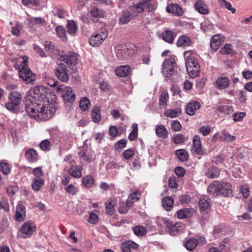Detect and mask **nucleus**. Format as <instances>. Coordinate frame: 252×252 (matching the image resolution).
<instances>
[{
    "label": "nucleus",
    "mask_w": 252,
    "mask_h": 252,
    "mask_svg": "<svg viewBox=\"0 0 252 252\" xmlns=\"http://www.w3.org/2000/svg\"><path fill=\"white\" fill-rule=\"evenodd\" d=\"M26 158L30 162H35L38 160V154L33 149H28L25 154Z\"/></svg>",
    "instance_id": "obj_21"
},
{
    "label": "nucleus",
    "mask_w": 252,
    "mask_h": 252,
    "mask_svg": "<svg viewBox=\"0 0 252 252\" xmlns=\"http://www.w3.org/2000/svg\"><path fill=\"white\" fill-rule=\"evenodd\" d=\"M36 230L35 223L31 220L25 222L20 227V234L21 237L26 238L30 237Z\"/></svg>",
    "instance_id": "obj_9"
},
{
    "label": "nucleus",
    "mask_w": 252,
    "mask_h": 252,
    "mask_svg": "<svg viewBox=\"0 0 252 252\" xmlns=\"http://www.w3.org/2000/svg\"><path fill=\"white\" fill-rule=\"evenodd\" d=\"M130 207L131 206H129L127 202L126 203H125V202L121 203L119 208V211L121 214H126Z\"/></svg>",
    "instance_id": "obj_58"
},
{
    "label": "nucleus",
    "mask_w": 252,
    "mask_h": 252,
    "mask_svg": "<svg viewBox=\"0 0 252 252\" xmlns=\"http://www.w3.org/2000/svg\"><path fill=\"white\" fill-rule=\"evenodd\" d=\"M82 182L84 187L90 188L93 186L94 180L92 176L86 175L83 178Z\"/></svg>",
    "instance_id": "obj_37"
},
{
    "label": "nucleus",
    "mask_w": 252,
    "mask_h": 252,
    "mask_svg": "<svg viewBox=\"0 0 252 252\" xmlns=\"http://www.w3.org/2000/svg\"><path fill=\"white\" fill-rule=\"evenodd\" d=\"M131 14L128 10H124L122 13L119 21L121 24H125L131 20Z\"/></svg>",
    "instance_id": "obj_36"
},
{
    "label": "nucleus",
    "mask_w": 252,
    "mask_h": 252,
    "mask_svg": "<svg viewBox=\"0 0 252 252\" xmlns=\"http://www.w3.org/2000/svg\"><path fill=\"white\" fill-rule=\"evenodd\" d=\"M199 206L200 212L202 214H207L211 210L210 199L207 196L200 198L199 201Z\"/></svg>",
    "instance_id": "obj_11"
},
{
    "label": "nucleus",
    "mask_w": 252,
    "mask_h": 252,
    "mask_svg": "<svg viewBox=\"0 0 252 252\" xmlns=\"http://www.w3.org/2000/svg\"><path fill=\"white\" fill-rule=\"evenodd\" d=\"M57 93L62 94L63 99L68 102L72 103L74 102L75 99V95L73 93V90L71 88L63 85H60L56 89Z\"/></svg>",
    "instance_id": "obj_8"
},
{
    "label": "nucleus",
    "mask_w": 252,
    "mask_h": 252,
    "mask_svg": "<svg viewBox=\"0 0 252 252\" xmlns=\"http://www.w3.org/2000/svg\"><path fill=\"white\" fill-rule=\"evenodd\" d=\"M191 44V39L186 35L180 36L177 42V45L178 47L181 46H189Z\"/></svg>",
    "instance_id": "obj_27"
},
{
    "label": "nucleus",
    "mask_w": 252,
    "mask_h": 252,
    "mask_svg": "<svg viewBox=\"0 0 252 252\" xmlns=\"http://www.w3.org/2000/svg\"><path fill=\"white\" fill-rule=\"evenodd\" d=\"M56 32L58 37L62 40L65 41L67 40L65 30L63 26H58L56 28Z\"/></svg>",
    "instance_id": "obj_43"
},
{
    "label": "nucleus",
    "mask_w": 252,
    "mask_h": 252,
    "mask_svg": "<svg viewBox=\"0 0 252 252\" xmlns=\"http://www.w3.org/2000/svg\"><path fill=\"white\" fill-rule=\"evenodd\" d=\"M169 98V95L166 92H162L159 98V104L160 106L165 107L167 101Z\"/></svg>",
    "instance_id": "obj_52"
},
{
    "label": "nucleus",
    "mask_w": 252,
    "mask_h": 252,
    "mask_svg": "<svg viewBox=\"0 0 252 252\" xmlns=\"http://www.w3.org/2000/svg\"><path fill=\"white\" fill-rule=\"evenodd\" d=\"M133 232L136 236H143L147 233L146 228L142 226H136L133 228Z\"/></svg>",
    "instance_id": "obj_48"
},
{
    "label": "nucleus",
    "mask_w": 252,
    "mask_h": 252,
    "mask_svg": "<svg viewBox=\"0 0 252 252\" xmlns=\"http://www.w3.org/2000/svg\"><path fill=\"white\" fill-rule=\"evenodd\" d=\"M27 20L31 26L37 24L44 25L45 23V20L41 17L30 18Z\"/></svg>",
    "instance_id": "obj_46"
},
{
    "label": "nucleus",
    "mask_w": 252,
    "mask_h": 252,
    "mask_svg": "<svg viewBox=\"0 0 252 252\" xmlns=\"http://www.w3.org/2000/svg\"><path fill=\"white\" fill-rule=\"evenodd\" d=\"M117 204V200L116 199L111 198H109L105 203V210L107 214L112 215L115 211V207Z\"/></svg>",
    "instance_id": "obj_16"
},
{
    "label": "nucleus",
    "mask_w": 252,
    "mask_h": 252,
    "mask_svg": "<svg viewBox=\"0 0 252 252\" xmlns=\"http://www.w3.org/2000/svg\"><path fill=\"white\" fill-rule=\"evenodd\" d=\"M50 147L51 144L48 139L42 140L40 144V147L43 151H49Z\"/></svg>",
    "instance_id": "obj_61"
},
{
    "label": "nucleus",
    "mask_w": 252,
    "mask_h": 252,
    "mask_svg": "<svg viewBox=\"0 0 252 252\" xmlns=\"http://www.w3.org/2000/svg\"><path fill=\"white\" fill-rule=\"evenodd\" d=\"M195 7L199 13L202 14H206L209 12L204 1L202 0H197L195 4Z\"/></svg>",
    "instance_id": "obj_26"
},
{
    "label": "nucleus",
    "mask_w": 252,
    "mask_h": 252,
    "mask_svg": "<svg viewBox=\"0 0 252 252\" xmlns=\"http://www.w3.org/2000/svg\"><path fill=\"white\" fill-rule=\"evenodd\" d=\"M65 190L68 193L74 195L78 192V189L73 186L70 184L64 188Z\"/></svg>",
    "instance_id": "obj_53"
},
{
    "label": "nucleus",
    "mask_w": 252,
    "mask_h": 252,
    "mask_svg": "<svg viewBox=\"0 0 252 252\" xmlns=\"http://www.w3.org/2000/svg\"><path fill=\"white\" fill-rule=\"evenodd\" d=\"M173 141L177 144H182L185 142V138L184 135L179 133L174 136Z\"/></svg>",
    "instance_id": "obj_57"
},
{
    "label": "nucleus",
    "mask_w": 252,
    "mask_h": 252,
    "mask_svg": "<svg viewBox=\"0 0 252 252\" xmlns=\"http://www.w3.org/2000/svg\"><path fill=\"white\" fill-rule=\"evenodd\" d=\"M200 107V103L197 101H192L189 103L186 107L187 113L190 116L195 114V111L199 109Z\"/></svg>",
    "instance_id": "obj_19"
},
{
    "label": "nucleus",
    "mask_w": 252,
    "mask_h": 252,
    "mask_svg": "<svg viewBox=\"0 0 252 252\" xmlns=\"http://www.w3.org/2000/svg\"><path fill=\"white\" fill-rule=\"evenodd\" d=\"M176 66L175 59L174 57H170L165 60L162 64V73L165 76L166 81L175 73V67Z\"/></svg>",
    "instance_id": "obj_6"
},
{
    "label": "nucleus",
    "mask_w": 252,
    "mask_h": 252,
    "mask_svg": "<svg viewBox=\"0 0 252 252\" xmlns=\"http://www.w3.org/2000/svg\"><path fill=\"white\" fill-rule=\"evenodd\" d=\"M126 140L121 139L115 143L114 145L115 148L118 151H120L126 146Z\"/></svg>",
    "instance_id": "obj_60"
},
{
    "label": "nucleus",
    "mask_w": 252,
    "mask_h": 252,
    "mask_svg": "<svg viewBox=\"0 0 252 252\" xmlns=\"http://www.w3.org/2000/svg\"><path fill=\"white\" fill-rule=\"evenodd\" d=\"M222 188H220V194L226 197L232 194L231 185L229 183H221Z\"/></svg>",
    "instance_id": "obj_24"
},
{
    "label": "nucleus",
    "mask_w": 252,
    "mask_h": 252,
    "mask_svg": "<svg viewBox=\"0 0 252 252\" xmlns=\"http://www.w3.org/2000/svg\"><path fill=\"white\" fill-rule=\"evenodd\" d=\"M223 232H224V227L222 225H217L214 227L213 234L214 236L216 237Z\"/></svg>",
    "instance_id": "obj_64"
},
{
    "label": "nucleus",
    "mask_w": 252,
    "mask_h": 252,
    "mask_svg": "<svg viewBox=\"0 0 252 252\" xmlns=\"http://www.w3.org/2000/svg\"><path fill=\"white\" fill-rule=\"evenodd\" d=\"M205 175L209 178H216L219 176L220 170L218 167L212 166L207 169Z\"/></svg>",
    "instance_id": "obj_28"
},
{
    "label": "nucleus",
    "mask_w": 252,
    "mask_h": 252,
    "mask_svg": "<svg viewBox=\"0 0 252 252\" xmlns=\"http://www.w3.org/2000/svg\"><path fill=\"white\" fill-rule=\"evenodd\" d=\"M22 25L20 23H16L15 27H13L11 30L12 34L15 36H18L20 31L22 29Z\"/></svg>",
    "instance_id": "obj_62"
},
{
    "label": "nucleus",
    "mask_w": 252,
    "mask_h": 252,
    "mask_svg": "<svg viewBox=\"0 0 252 252\" xmlns=\"http://www.w3.org/2000/svg\"><path fill=\"white\" fill-rule=\"evenodd\" d=\"M162 204L166 210L170 211L173 207L174 200L171 197H165L163 199Z\"/></svg>",
    "instance_id": "obj_32"
},
{
    "label": "nucleus",
    "mask_w": 252,
    "mask_h": 252,
    "mask_svg": "<svg viewBox=\"0 0 252 252\" xmlns=\"http://www.w3.org/2000/svg\"><path fill=\"white\" fill-rule=\"evenodd\" d=\"M27 62L28 58L24 57L23 58V63L19 65L18 67L19 76L26 84H33L35 79V75L28 67Z\"/></svg>",
    "instance_id": "obj_4"
},
{
    "label": "nucleus",
    "mask_w": 252,
    "mask_h": 252,
    "mask_svg": "<svg viewBox=\"0 0 252 252\" xmlns=\"http://www.w3.org/2000/svg\"><path fill=\"white\" fill-rule=\"evenodd\" d=\"M218 110L220 112L227 115H229L234 111L233 108L231 106H219L218 107Z\"/></svg>",
    "instance_id": "obj_50"
},
{
    "label": "nucleus",
    "mask_w": 252,
    "mask_h": 252,
    "mask_svg": "<svg viewBox=\"0 0 252 252\" xmlns=\"http://www.w3.org/2000/svg\"><path fill=\"white\" fill-rule=\"evenodd\" d=\"M240 191L245 198L248 197L250 195V189L249 187L246 185L242 186L240 188Z\"/></svg>",
    "instance_id": "obj_63"
},
{
    "label": "nucleus",
    "mask_w": 252,
    "mask_h": 252,
    "mask_svg": "<svg viewBox=\"0 0 252 252\" xmlns=\"http://www.w3.org/2000/svg\"><path fill=\"white\" fill-rule=\"evenodd\" d=\"M182 113L180 108H176L175 109H167L164 112V115L167 117L175 118L180 115Z\"/></svg>",
    "instance_id": "obj_34"
},
{
    "label": "nucleus",
    "mask_w": 252,
    "mask_h": 252,
    "mask_svg": "<svg viewBox=\"0 0 252 252\" xmlns=\"http://www.w3.org/2000/svg\"><path fill=\"white\" fill-rule=\"evenodd\" d=\"M184 57L186 59V67H193L198 64L192 51H186L184 52Z\"/></svg>",
    "instance_id": "obj_12"
},
{
    "label": "nucleus",
    "mask_w": 252,
    "mask_h": 252,
    "mask_svg": "<svg viewBox=\"0 0 252 252\" xmlns=\"http://www.w3.org/2000/svg\"><path fill=\"white\" fill-rule=\"evenodd\" d=\"M158 222L163 224L166 230L172 236L179 234L182 232L185 227L184 224L182 222H177L174 224L165 218H161L158 219Z\"/></svg>",
    "instance_id": "obj_5"
},
{
    "label": "nucleus",
    "mask_w": 252,
    "mask_h": 252,
    "mask_svg": "<svg viewBox=\"0 0 252 252\" xmlns=\"http://www.w3.org/2000/svg\"><path fill=\"white\" fill-rule=\"evenodd\" d=\"M222 188L221 182L215 181L211 183L208 187V192L212 194H220V188Z\"/></svg>",
    "instance_id": "obj_13"
},
{
    "label": "nucleus",
    "mask_w": 252,
    "mask_h": 252,
    "mask_svg": "<svg viewBox=\"0 0 252 252\" xmlns=\"http://www.w3.org/2000/svg\"><path fill=\"white\" fill-rule=\"evenodd\" d=\"M68 174L75 178H80L82 177V168L76 165H72L67 170Z\"/></svg>",
    "instance_id": "obj_20"
},
{
    "label": "nucleus",
    "mask_w": 252,
    "mask_h": 252,
    "mask_svg": "<svg viewBox=\"0 0 252 252\" xmlns=\"http://www.w3.org/2000/svg\"><path fill=\"white\" fill-rule=\"evenodd\" d=\"M218 1L221 7L230 11L232 13H234L236 12L235 8L232 7L230 3L227 2L225 0H218Z\"/></svg>",
    "instance_id": "obj_49"
},
{
    "label": "nucleus",
    "mask_w": 252,
    "mask_h": 252,
    "mask_svg": "<svg viewBox=\"0 0 252 252\" xmlns=\"http://www.w3.org/2000/svg\"><path fill=\"white\" fill-rule=\"evenodd\" d=\"M66 27L68 33L70 35H75L77 30V26L75 21L73 20L68 21Z\"/></svg>",
    "instance_id": "obj_30"
},
{
    "label": "nucleus",
    "mask_w": 252,
    "mask_h": 252,
    "mask_svg": "<svg viewBox=\"0 0 252 252\" xmlns=\"http://www.w3.org/2000/svg\"><path fill=\"white\" fill-rule=\"evenodd\" d=\"M3 209L6 212L9 211V206L7 199L2 198L0 201V210Z\"/></svg>",
    "instance_id": "obj_54"
},
{
    "label": "nucleus",
    "mask_w": 252,
    "mask_h": 252,
    "mask_svg": "<svg viewBox=\"0 0 252 252\" xmlns=\"http://www.w3.org/2000/svg\"><path fill=\"white\" fill-rule=\"evenodd\" d=\"M92 117L93 121L94 123H98L99 122L101 118V114L99 107L96 106L93 108L92 112Z\"/></svg>",
    "instance_id": "obj_40"
},
{
    "label": "nucleus",
    "mask_w": 252,
    "mask_h": 252,
    "mask_svg": "<svg viewBox=\"0 0 252 252\" xmlns=\"http://www.w3.org/2000/svg\"><path fill=\"white\" fill-rule=\"evenodd\" d=\"M25 98L26 110L32 117L39 120H47L52 117L54 110L51 109V104L43 86L31 88Z\"/></svg>",
    "instance_id": "obj_1"
},
{
    "label": "nucleus",
    "mask_w": 252,
    "mask_h": 252,
    "mask_svg": "<svg viewBox=\"0 0 252 252\" xmlns=\"http://www.w3.org/2000/svg\"><path fill=\"white\" fill-rule=\"evenodd\" d=\"M116 57L120 60H125L129 58L131 52L125 45H118L115 47Z\"/></svg>",
    "instance_id": "obj_10"
},
{
    "label": "nucleus",
    "mask_w": 252,
    "mask_h": 252,
    "mask_svg": "<svg viewBox=\"0 0 252 252\" xmlns=\"http://www.w3.org/2000/svg\"><path fill=\"white\" fill-rule=\"evenodd\" d=\"M157 135L161 138L165 139L168 136V132L165 126L163 125L157 126L156 127Z\"/></svg>",
    "instance_id": "obj_25"
},
{
    "label": "nucleus",
    "mask_w": 252,
    "mask_h": 252,
    "mask_svg": "<svg viewBox=\"0 0 252 252\" xmlns=\"http://www.w3.org/2000/svg\"><path fill=\"white\" fill-rule=\"evenodd\" d=\"M108 35V32L105 28H101L90 36V44L93 46H98L106 39Z\"/></svg>",
    "instance_id": "obj_7"
},
{
    "label": "nucleus",
    "mask_w": 252,
    "mask_h": 252,
    "mask_svg": "<svg viewBox=\"0 0 252 252\" xmlns=\"http://www.w3.org/2000/svg\"><path fill=\"white\" fill-rule=\"evenodd\" d=\"M211 131V127L210 126H203L199 129V132L203 136L208 135Z\"/></svg>",
    "instance_id": "obj_56"
},
{
    "label": "nucleus",
    "mask_w": 252,
    "mask_h": 252,
    "mask_svg": "<svg viewBox=\"0 0 252 252\" xmlns=\"http://www.w3.org/2000/svg\"><path fill=\"white\" fill-rule=\"evenodd\" d=\"M138 245L131 241H126L122 245L123 252H131V249L136 250L138 248Z\"/></svg>",
    "instance_id": "obj_23"
},
{
    "label": "nucleus",
    "mask_w": 252,
    "mask_h": 252,
    "mask_svg": "<svg viewBox=\"0 0 252 252\" xmlns=\"http://www.w3.org/2000/svg\"><path fill=\"white\" fill-rule=\"evenodd\" d=\"M175 155L181 161L184 162L188 158L187 152L184 149H179L176 151Z\"/></svg>",
    "instance_id": "obj_41"
},
{
    "label": "nucleus",
    "mask_w": 252,
    "mask_h": 252,
    "mask_svg": "<svg viewBox=\"0 0 252 252\" xmlns=\"http://www.w3.org/2000/svg\"><path fill=\"white\" fill-rule=\"evenodd\" d=\"M198 245V241L195 238L188 239L185 243L186 248L189 251H192Z\"/></svg>",
    "instance_id": "obj_38"
},
{
    "label": "nucleus",
    "mask_w": 252,
    "mask_h": 252,
    "mask_svg": "<svg viewBox=\"0 0 252 252\" xmlns=\"http://www.w3.org/2000/svg\"><path fill=\"white\" fill-rule=\"evenodd\" d=\"M176 33L170 30H166L163 32L160 37L165 42L169 44L173 43L176 37Z\"/></svg>",
    "instance_id": "obj_14"
},
{
    "label": "nucleus",
    "mask_w": 252,
    "mask_h": 252,
    "mask_svg": "<svg viewBox=\"0 0 252 252\" xmlns=\"http://www.w3.org/2000/svg\"><path fill=\"white\" fill-rule=\"evenodd\" d=\"M59 60L61 62L55 69V74L58 78L63 82L68 80L69 76L67 67L73 71L76 70L77 55L71 52L60 51Z\"/></svg>",
    "instance_id": "obj_2"
},
{
    "label": "nucleus",
    "mask_w": 252,
    "mask_h": 252,
    "mask_svg": "<svg viewBox=\"0 0 252 252\" xmlns=\"http://www.w3.org/2000/svg\"><path fill=\"white\" fill-rule=\"evenodd\" d=\"M132 130L130 132L128 136V139L132 141L136 139L138 132V126L134 124L132 126Z\"/></svg>",
    "instance_id": "obj_51"
},
{
    "label": "nucleus",
    "mask_w": 252,
    "mask_h": 252,
    "mask_svg": "<svg viewBox=\"0 0 252 252\" xmlns=\"http://www.w3.org/2000/svg\"><path fill=\"white\" fill-rule=\"evenodd\" d=\"M130 72V67L128 65H122L115 69L116 74L119 77H124L128 76Z\"/></svg>",
    "instance_id": "obj_17"
},
{
    "label": "nucleus",
    "mask_w": 252,
    "mask_h": 252,
    "mask_svg": "<svg viewBox=\"0 0 252 252\" xmlns=\"http://www.w3.org/2000/svg\"><path fill=\"white\" fill-rule=\"evenodd\" d=\"M199 65L198 64L193 67H186L188 75L190 78H194L199 74Z\"/></svg>",
    "instance_id": "obj_33"
},
{
    "label": "nucleus",
    "mask_w": 252,
    "mask_h": 252,
    "mask_svg": "<svg viewBox=\"0 0 252 252\" xmlns=\"http://www.w3.org/2000/svg\"><path fill=\"white\" fill-rule=\"evenodd\" d=\"M44 183V181L42 178H35L33 180L32 184V189L35 191H38L41 189L42 185Z\"/></svg>",
    "instance_id": "obj_35"
},
{
    "label": "nucleus",
    "mask_w": 252,
    "mask_h": 252,
    "mask_svg": "<svg viewBox=\"0 0 252 252\" xmlns=\"http://www.w3.org/2000/svg\"><path fill=\"white\" fill-rule=\"evenodd\" d=\"M145 4L143 2L134 4L129 7V9L134 13H141L145 9Z\"/></svg>",
    "instance_id": "obj_31"
},
{
    "label": "nucleus",
    "mask_w": 252,
    "mask_h": 252,
    "mask_svg": "<svg viewBox=\"0 0 252 252\" xmlns=\"http://www.w3.org/2000/svg\"><path fill=\"white\" fill-rule=\"evenodd\" d=\"M8 101L5 104V108L9 112L17 114L20 111V106L22 101V95L18 91L11 92L8 96Z\"/></svg>",
    "instance_id": "obj_3"
},
{
    "label": "nucleus",
    "mask_w": 252,
    "mask_h": 252,
    "mask_svg": "<svg viewBox=\"0 0 252 252\" xmlns=\"http://www.w3.org/2000/svg\"><path fill=\"white\" fill-rule=\"evenodd\" d=\"M217 87L219 89H224L230 84V80L227 77H219L216 81Z\"/></svg>",
    "instance_id": "obj_22"
},
{
    "label": "nucleus",
    "mask_w": 252,
    "mask_h": 252,
    "mask_svg": "<svg viewBox=\"0 0 252 252\" xmlns=\"http://www.w3.org/2000/svg\"><path fill=\"white\" fill-rule=\"evenodd\" d=\"M178 9H179L180 11H178L179 15H182L183 13V11L181 8H180L177 4H171L168 5L166 7V10L168 13H174L175 11H177Z\"/></svg>",
    "instance_id": "obj_45"
},
{
    "label": "nucleus",
    "mask_w": 252,
    "mask_h": 252,
    "mask_svg": "<svg viewBox=\"0 0 252 252\" xmlns=\"http://www.w3.org/2000/svg\"><path fill=\"white\" fill-rule=\"evenodd\" d=\"M201 146V144L199 136L195 135L193 139V148L194 151L199 155H201L203 153Z\"/></svg>",
    "instance_id": "obj_29"
},
{
    "label": "nucleus",
    "mask_w": 252,
    "mask_h": 252,
    "mask_svg": "<svg viewBox=\"0 0 252 252\" xmlns=\"http://www.w3.org/2000/svg\"><path fill=\"white\" fill-rule=\"evenodd\" d=\"M26 208L22 204H18L16 207L15 217L18 221H23L25 219Z\"/></svg>",
    "instance_id": "obj_15"
},
{
    "label": "nucleus",
    "mask_w": 252,
    "mask_h": 252,
    "mask_svg": "<svg viewBox=\"0 0 252 252\" xmlns=\"http://www.w3.org/2000/svg\"><path fill=\"white\" fill-rule=\"evenodd\" d=\"M0 170L4 175H8L10 172L9 164L5 162H0Z\"/></svg>",
    "instance_id": "obj_55"
},
{
    "label": "nucleus",
    "mask_w": 252,
    "mask_h": 252,
    "mask_svg": "<svg viewBox=\"0 0 252 252\" xmlns=\"http://www.w3.org/2000/svg\"><path fill=\"white\" fill-rule=\"evenodd\" d=\"M90 14L94 17H103L105 15V12L99 10L96 7H93L90 10Z\"/></svg>",
    "instance_id": "obj_47"
},
{
    "label": "nucleus",
    "mask_w": 252,
    "mask_h": 252,
    "mask_svg": "<svg viewBox=\"0 0 252 252\" xmlns=\"http://www.w3.org/2000/svg\"><path fill=\"white\" fill-rule=\"evenodd\" d=\"M79 106L82 111L88 110L91 106L90 100L87 97H82L80 100Z\"/></svg>",
    "instance_id": "obj_42"
},
{
    "label": "nucleus",
    "mask_w": 252,
    "mask_h": 252,
    "mask_svg": "<svg viewBox=\"0 0 252 252\" xmlns=\"http://www.w3.org/2000/svg\"><path fill=\"white\" fill-rule=\"evenodd\" d=\"M194 210L192 208H184L177 212V216L179 219L189 218L192 216Z\"/></svg>",
    "instance_id": "obj_18"
},
{
    "label": "nucleus",
    "mask_w": 252,
    "mask_h": 252,
    "mask_svg": "<svg viewBox=\"0 0 252 252\" xmlns=\"http://www.w3.org/2000/svg\"><path fill=\"white\" fill-rule=\"evenodd\" d=\"M222 41L219 39V36L215 35L212 38L210 46L212 50L216 51L221 44Z\"/></svg>",
    "instance_id": "obj_39"
},
{
    "label": "nucleus",
    "mask_w": 252,
    "mask_h": 252,
    "mask_svg": "<svg viewBox=\"0 0 252 252\" xmlns=\"http://www.w3.org/2000/svg\"><path fill=\"white\" fill-rule=\"evenodd\" d=\"M88 221L89 223L93 224H95L97 223L98 221V217L97 215L93 212H91L90 213Z\"/></svg>",
    "instance_id": "obj_59"
},
{
    "label": "nucleus",
    "mask_w": 252,
    "mask_h": 252,
    "mask_svg": "<svg viewBox=\"0 0 252 252\" xmlns=\"http://www.w3.org/2000/svg\"><path fill=\"white\" fill-rule=\"evenodd\" d=\"M140 198V194L137 191L131 193L128 196L127 202L129 206H131L133 203L137 201Z\"/></svg>",
    "instance_id": "obj_44"
}]
</instances>
